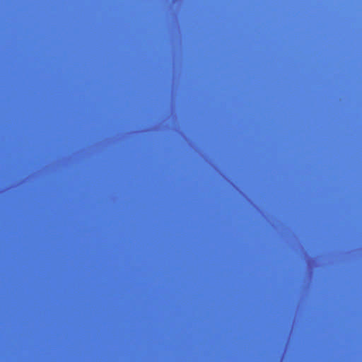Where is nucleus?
<instances>
[{
  "label": "nucleus",
  "instance_id": "9b49d317",
  "mask_svg": "<svg viewBox=\"0 0 362 362\" xmlns=\"http://www.w3.org/2000/svg\"><path fill=\"white\" fill-rule=\"evenodd\" d=\"M277 296H278V297H280L281 296H280V295H278Z\"/></svg>",
  "mask_w": 362,
  "mask_h": 362
},
{
  "label": "nucleus",
  "instance_id": "1a4fd4ad",
  "mask_svg": "<svg viewBox=\"0 0 362 362\" xmlns=\"http://www.w3.org/2000/svg\"><path fill=\"white\" fill-rule=\"evenodd\" d=\"M291 294H292V295H294L295 293H292Z\"/></svg>",
  "mask_w": 362,
  "mask_h": 362
},
{
  "label": "nucleus",
  "instance_id": "f257e3e1",
  "mask_svg": "<svg viewBox=\"0 0 362 362\" xmlns=\"http://www.w3.org/2000/svg\"><path fill=\"white\" fill-rule=\"evenodd\" d=\"M211 293H206V295H211Z\"/></svg>",
  "mask_w": 362,
  "mask_h": 362
},
{
  "label": "nucleus",
  "instance_id": "0eeeda50",
  "mask_svg": "<svg viewBox=\"0 0 362 362\" xmlns=\"http://www.w3.org/2000/svg\"><path fill=\"white\" fill-rule=\"evenodd\" d=\"M192 294H193V295H195L196 293H193Z\"/></svg>",
  "mask_w": 362,
  "mask_h": 362
},
{
  "label": "nucleus",
  "instance_id": "6e6552de",
  "mask_svg": "<svg viewBox=\"0 0 362 362\" xmlns=\"http://www.w3.org/2000/svg\"><path fill=\"white\" fill-rule=\"evenodd\" d=\"M225 294H226V295H228V293H226Z\"/></svg>",
  "mask_w": 362,
  "mask_h": 362
},
{
  "label": "nucleus",
  "instance_id": "f03ea898",
  "mask_svg": "<svg viewBox=\"0 0 362 362\" xmlns=\"http://www.w3.org/2000/svg\"><path fill=\"white\" fill-rule=\"evenodd\" d=\"M211 293H206V295H211Z\"/></svg>",
  "mask_w": 362,
  "mask_h": 362
},
{
  "label": "nucleus",
  "instance_id": "f8f14e48",
  "mask_svg": "<svg viewBox=\"0 0 362 362\" xmlns=\"http://www.w3.org/2000/svg\"><path fill=\"white\" fill-rule=\"evenodd\" d=\"M301 296H302V297H304L305 296H304V295H302Z\"/></svg>",
  "mask_w": 362,
  "mask_h": 362
},
{
  "label": "nucleus",
  "instance_id": "20e7f679",
  "mask_svg": "<svg viewBox=\"0 0 362 362\" xmlns=\"http://www.w3.org/2000/svg\"><path fill=\"white\" fill-rule=\"evenodd\" d=\"M216 293H211V295H215Z\"/></svg>",
  "mask_w": 362,
  "mask_h": 362
},
{
  "label": "nucleus",
  "instance_id": "7ed1b4c3",
  "mask_svg": "<svg viewBox=\"0 0 362 362\" xmlns=\"http://www.w3.org/2000/svg\"><path fill=\"white\" fill-rule=\"evenodd\" d=\"M211 293H206V295H211Z\"/></svg>",
  "mask_w": 362,
  "mask_h": 362
},
{
  "label": "nucleus",
  "instance_id": "39448f33",
  "mask_svg": "<svg viewBox=\"0 0 362 362\" xmlns=\"http://www.w3.org/2000/svg\"><path fill=\"white\" fill-rule=\"evenodd\" d=\"M216 293H211V295H215Z\"/></svg>",
  "mask_w": 362,
  "mask_h": 362
},
{
  "label": "nucleus",
  "instance_id": "423d86ee",
  "mask_svg": "<svg viewBox=\"0 0 362 362\" xmlns=\"http://www.w3.org/2000/svg\"><path fill=\"white\" fill-rule=\"evenodd\" d=\"M141 294H142V295H144L145 293H142Z\"/></svg>",
  "mask_w": 362,
  "mask_h": 362
},
{
  "label": "nucleus",
  "instance_id": "9d476101",
  "mask_svg": "<svg viewBox=\"0 0 362 362\" xmlns=\"http://www.w3.org/2000/svg\"><path fill=\"white\" fill-rule=\"evenodd\" d=\"M299 294H300V295H302L303 293H300Z\"/></svg>",
  "mask_w": 362,
  "mask_h": 362
}]
</instances>
